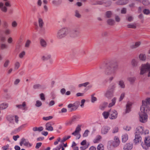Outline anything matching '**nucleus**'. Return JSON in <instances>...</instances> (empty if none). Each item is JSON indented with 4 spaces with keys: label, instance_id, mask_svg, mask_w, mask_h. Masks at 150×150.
Wrapping results in <instances>:
<instances>
[{
    "label": "nucleus",
    "instance_id": "6ab92c4d",
    "mask_svg": "<svg viewBox=\"0 0 150 150\" xmlns=\"http://www.w3.org/2000/svg\"><path fill=\"white\" fill-rule=\"evenodd\" d=\"M51 55L50 54H46L43 55L41 57V59L44 61L49 59L51 57Z\"/></svg>",
    "mask_w": 150,
    "mask_h": 150
},
{
    "label": "nucleus",
    "instance_id": "864d4df0",
    "mask_svg": "<svg viewBox=\"0 0 150 150\" xmlns=\"http://www.w3.org/2000/svg\"><path fill=\"white\" fill-rule=\"evenodd\" d=\"M94 95L92 94L91 96V102L92 103H94L97 100V99L96 97L94 96Z\"/></svg>",
    "mask_w": 150,
    "mask_h": 150
},
{
    "label": "nucleus",
    "instance_id": "774afa93",
    "mask_svg": "<svg viewBox=\"0 0 150 150\" xmlns=\"http://www.w3.org/2000/svg\"><path fill=\"white\" fill-rule=\"evenodd\" d=\"M0 40L1 41L4 42L6 40V37L3 35L1 36H0Z\"/></svg>",
    "mask_w": 150,
    "mask_h": 150
},
{
    "label": "nucleus",
    "instance_id": "39448f33",
    "mask_svg": "<svg viewBox=\"0 0 150 150\" xmlns=\"http://www.w3.org/2000/svg\"><path fill=\"white\" fill-rule=\"evenodd\" d=\"M147 110L144 109L142 111L140 108V112L139 113V120L142 123H145L147 121L148 115Z\"/></svg>",
    "mask_w": 150,
    "mask_h": 150
},
{
    "label": "nucleus",
    "instance_id": "f03ea898",
    "mask_svg": "<svg viewBox=\"0 0 150 150\" xmlns=\"http://www.w3.org/2000/svg\"><path fill=\"white\" fill-rule=\"evenodd\" d=\"M118 65L117 64H109L106 69L105 74L106 75H114L117 69Z\"/></svg>",
    "mask_w": 150,
    "mask_h": 150
},
{
    "label": "nucleus",
    "instance_id": "13d9d810",
    "mask_svg": "<svg viewBox=\"0 0 150 150\" xmlns=\"http://www.w3.org/2000/svg\"><path fill=\"white\" fill-rule=\"evenodd\" d=\"M53 117L52 116H49L46 117H43L42 118V119L45 120H48L52 119Z\"/></svg>",
    "mask_w": 150,
    "mask_h": 150
},
{
    "label": "nucleus",
    "instance_id": "79ce46f5",
    "mask_svg": "<svg viewBox=\"0 0 150 150\" xmlns=\"http://www.w3.org/2000/svg\"><path fill=\"white\" fill-rule=\"evenodd\" d=\"M8 46L6 44L2 43L0 45V48L1 50H4L7 48Z\"/></svg>",
    "mask_w": 150,
    "mask_h": 150
},
{
    "label": "nucleus",
    "instance_id": "5701e85b",
    "mask_svg": "<svg viewBox=\"0 0 150 150\" xmlns=\"http://www.w3.org/2000/svg\"><path fill=\"white\" fill-rule=\"evenodd\" d=\"M26 104L25 102H23L22 104L16 105V107L19 109H21L23 110L25 109Z\"/></svg>",
    "mask_w": 150,
    "mask_h": 150
},
{
    "label": "nucleus",
    "instance_id": "4be33fe9",
    "mask_svg": "<svg viewBox=\"0 0 150 150\" xmlns=\"http://www.w3.org/2000/svg\"><path fill=\"white\" fill-rule=\"evenodd\" d=\"M116 87V84L115 83H112L110 85L108 89L114 92Z\"/></svg>",
    "mask_w": 150,
    "mask_h": 150
},
{
    "label": "nucleus",
    "instance_id": "9b49d317",
    "mask_svg": "<svg viewBox=\"0 0 150 150\" xmlns=\"http://www.w3.org/2000/svg\"><path fill=\"white\" fill-rule=\"evenodd\" d=\"M26 146L31 147L32 144H30L28 141L24 138H23L21 140L20 143V145L21 146H22L23 144Z\"/></svg>",
    "mask_w": 150,
    "mask_h": 150
},
{
    "label": "nucleus",
    "instance_id": "09e8293b",
    "mask_svg": "<svg viewBox=\"0 0 150 150\" xmlns=\"http://www.w3.org/2000/svg\"><path fill=\"white\" fill-rule=\"evenodd\" d=\"M42 105V102L39 100H37L36 101V103L35 104V105L38 107H39L41 106Z\"/></svg>",
    "mask_w": 150,
    "mask_h": 150
},
{
    "label": "nucleus",
    "instance_id": "de8ad7c7",
    "mask_svg": "<svg viewBox=\"0 0 150 150\" xmlns=\"http://www.w3.org/2000/svg\"><path fill=\"white\" fill-rule=\"evenodd\" d=\"M141 45V42H137L135 43V44L132 46V48H135L139 47Z\"/></svg>",
    "mask_w": 150,
    "mask_h": 150
},
{
    "label": "nucleus",
    "instance_id": "3c124183",
    "mask_svg": "<svg viewBox=\"0 0 150 150\" xmlns=\"http://www.w3.org/2000/svg\"><path fill=\"white\" fill-rule=\"evenodd\" d=\"M97 150H104V147L102 144H100L97 146Z\"/></svg>",
    "mask_w": 150,
    "mask_h": 150
},
{
    "label": "nucleus",
    "instance_id": "5fc2aeb1",
    "mask_svg": "<svg viewBox=\"0 0 150 150\" xmlns=\"http://www.w3.org/2000/svg\"><path fill=\"white\" fill-rule=\"evenodd\" d=\"M4 32L6 35H9L11 33V30L8 28H6L4 30Z\"/></svg>",
    "mask_w": 150,
    "mask_h": 150
},
{
    "label": "nucleus",
    "instance_id": "dca6fc26",
    "mask_svg": "<svg viewBox=\"0 0 150 150\" xmlns=\"http://www.w3.org/2000/svg\"><path fill=\"white\" fill-rule=\"evenodd\" d=\"M53 124V122H52L47 123L45 125L46 130L50 131H53V129L52 127V125Z\"/></svg>",
    "mask_w": 150,
    "mask_h": 150
},
{
    "label": "nucleus",
    "instance_id": "4c0bfd02",
    "mask_svg": "<svg viewBox=\"0 0 150 150\" xmlns=\"http://www.w3.org/2000/svg\"><path fill=\"white\" fill-rule=\"evenodd\" d=\"M106 17L107 18L111 17L112 15V13L111 11H108L106 12L105 14Z\"/></svg>",
    "mask_w": 150,
    "mask_h": 150
},
{
    "label": "nucleus",
    "instance_id": "0eeeda50",
    "mask_svg": "<svg viewBox=\"0 0 150 150\" xmlns=\"http://www.w3.org/2000/svg\"><path fill=\"white\" fill-rule=\"evenodd\" d=\"M149 131L148 130L146 129L144 131V127L142 126L138 127L136 129V132L135 134H148L149 133Z\"/></svg>",
    "mask_w": 150,
    "mask_h": 150
},
{
    "label": "nucleus",
    "instance_id": "a878e982",
    "mask_svg": "<svg viewBox=\"0 0 150 150\" xmlns=\"http://www.w3.org/2000/svg\"><path fill=\"white\" fill-rule=\"evenodd\" d=\"M74 104H69L68 105V107L70 111L72 112L75 110H76L75 107L74 106Z\"/></svg>",
    "mask_w": 150,
    "mask_h": 150
},
{
    "label": "nucleus",
    "instance_id": "e433bc0d",
    "mask_svg": "<svg viewBox=\"0 0 150 150\" xmlns=\"http://www.w3.org/2000/svg\"><path fill=\"white\" fill-rule=\"evenodd\" d=\"M127 27L128 28L135 29L136 28V24L135 23H134L128 24L127 25Z\"/></svg>",
    "mask_w": 150,
    "mask_h": 150
},
{
    "label": "nucleus",
    "instance_id": "37998d69",
    "mask_svg": "<svg viewBox=\"0 0 150 150\" xmlns=\"http://www.w3.org/2000/svg\"><path fill=\"white\" fill-rule=\"evenodd\" d=\"M127 79L131 83H133L135 81V78L134 77H130L128 78Z\"/></svg>",
    "mask_w": 150,
    "mask_h": 150
},
{
    "label": "nucleus",
    "instance_id": "393cba45",
    "mask_svg": "<svg viewBox=\"0 0 150 150\" xmlns=\"http://www.w3.org/2000/svg\"><path fill=\"white\" fill-rule=\"evenodd\" d=\"M128 139V135L127 134H123L122 136V141L123 142L125 143Z\"/></svg>",
    "mask_w": 150,
    "mask_h": 150
},
{
    "label": "nucleus",
    "instance_id": "2f4dec72",
    "mask_svg": "<svg viewBox=\"0 0 150 150\" xmlns=\"http://www.w3.org/2000/svg\"><path fill=\"white\" fill-rule=\"evenodd\" d=\"M107 22L108 24L111 25H114L115 23V21L111 18L108 19L107 20Z\"/></svg>",
    "mask_w": 150,
    "mask_h": 150
},
{
    "label": "nucleus",
    "instance_id": "f8f14e48",
    "mask_svg": "<svg viewBox=\"0 0 150 150\" xmlns=\"http://www.w3.org/2000/svg\"><path fill=\"white\" fill-rule=\"evenodd\" d=\"M142 140V138L139 134H135V138L133 140V142L135 144L141 143Z\"/></svg>",
    "mask_w": 150,
    "mask_h": 150
},
{
    "label": "nucleus",
    "instance_id": "c9c22d12",
    "mask_svg": "<svg viewBox=\"0 0 150 150\" xmlns=\"http://www.w3.org/2000/svg\"><path fill=\"white\" fill-rule=\"evenodd\" d=\"M118 84L121 88H124L125 87L124 82L123 80L120 81L118 82Z\"/></svg>",
    "mask_w": 150,
    "mask_h": 150
},
{
    "label": "nucleus",
    "instance_id": "58836bf2",
    "mask_svg": "<svg viewBox=\"0 0 150 150\" xmlns=\"http://www.w3.org/2000/svg\"><path fill=\"white\" fill-rule=\"evenodd\" d=\"M38 23L39 27L41 28H42L44 25V23L42 18H39L38 19Z\"/></svg>",
    "mask_w": 150,
    "mask_h": 150
},
{
    "label": "nucleus",
    "instance_id": "9d476101",
    "mask_svg": "<svg viewBox=\"0 0 150 150\" xmlns=\"http://www.w3.org/2000/svg\"><path fill=\"white\" fill-rule=\"evenodd\" d=\"M110 116L109 118L111 120L115 119H116L117 117V111L115 110H110Z\"/></svg>",
    "mask_w": 150,
    "mask_h": 150
},
{
    "label": "nucleus",
    "instance_id": "aec40b11",
    "mask_svg": "<svg viewBox=\"0 0 150 150\" xmlns=\"http://www.w3.org/2000/svg\"><path fill=\"white\" fill-rule=\"evenodd\" d=\"M81 125H78L76 127L75 131L72 133V134L73 135H76L78 133H79V132L81 130Z\"/></svg>",
    "mask_w": 150,
    "mask_h": 150
},
{
    "label": "nucleus",
    "instance_id": "6e6d98bb",
    "mask_svg": "<svg viewBox=\"0 0 150 150\" xmlns=\"http://www.w3.org/2000/svg\"><path fill=\"white\" fill-rule=\"evenodd\" d=\"M10 63V61L8 59H6L4 64V67H6L8 66Z\"/></svg>",
    "mask_w": 150,
    "mask_h": 150
},
{
    "label": "nucleus",
    "instance_id": "c85d7f7f",
    "mask_svg": "<svg viewBox=\"0 0 150 150\" xmlns=\"http://www.w3.org/2000/svg\"><path fill=\"white\" fill-rule=\"evenodd\" d=\"M116 98L115 97L112 100V102L110 103L108 105V107L110 108L114 105L116 103Z\"/></svg>",
    "mask_w": 150,
    "mask_h": 150
},
{
    "label": "nucleus",
    "instance_id": "a19ab883",
    "mask_svg": "<svg viewBox=\"0 0 150 150\" xmlns=\"http://www.w3.org/2000/svg\"><path fill=\"white\" fill-rule=\"evenodd\" d=\"M101 137L99 135H97L96 138L94 139L93 140V142L94 143H96L100 141V139H101Z\"/></svg>",
    "mask_w": 150,
    "mask_h": 150
},
{
    "label": "nucleus",
    "instance_id": "7c9ffc66",
    "mask_svg": "<svg viewBox=\"0 0 150 150\" xmlns=\"http://www.w3.org/2000/svg\"><path fill=\"white\" fill-rule=\"evenodd\" d=\"M8 106V104L6 103H4L0 105V109L3 110L6 109Z\"/></svg>",
    "mask_w": 150,
    "mask_h": 150
},
{
    "label": "nucleus",
    "instance_id": "f704fd0d",
    "mask_svg": "<svg viewBox=\"0 0 150 150\" xmlns=\"http://www.w3.org/2000/svg\"><path fill=\"white\" fill-rule=\"evenodd\" d=\"M131 104L129 103H127L126 105V112L128 113L130 111L131 107Z\"/></svg>",
    "mask_w": 150,
    "mask_h": 150
},
{
    "label": "nucleus",
    "instance_id": "cd10ccee",
    "mask_svg": "<svg viewBox=\"0 0 150 150\" xmlns=\"http://www.w3.org/2000/svg\"><path fill=\"white\" fill-rule=\"evenodd\" d=\"M4 4L3 3H0V8H1V10L3 12H6L7 11V9L6 6H4Z\"/></svg>",
    "mask_w": 150,
    "mask_h": 150
},
{
    "label": "nucleus",
    "instance_id": "a18cd8bd",
    "mask_svg": "<svg viewBox=\"0 0 150 150\" xmlns=\"http://www.w3.org/2000/svg\"><path fill=\"white\" fill-rule=\"evenodd\" d=\"M75 16L78 18H80L81 17V15L80 14L79 11L77 10L75 11Z\"/></svg>",
    "mask_w": 150,
    "mask_h": 150
},
{
    "label": "nucleus",
    "instance_id": "1a4fd4ad",
    "mask_svg": "<svg viewBox=\"0 0 150 150\" xmlns=\"http://www.w3.org/2000/svg\"><path fill=\"white\" fill-rule=\"evenodd\" d=\"M70 36L74 38H78L80 37V32L78 28L74 29L70 34Z\"/></svg>",
    "mask_w": 150,
    "mask_h": 150
},
{
    "label": "nucleus",
    "instance_id": "72a5a7b5",
    "mask_svg": "<svg viewBox=\"0 0 150 150\" xmlns=\"http://www.w3.org/2000/svg\"><path fill=\"white\" fill-rule=\"evenodd\" d=\"M43 128L42 127H33V130L35 132L38 131L39 132H40L43 130Z\"/></svg>",
    "mask_w": 150,
    "mask_h": 150
},
{
    "label": "nucleus",
    "instance_id": "20e7f679",
    "mask_svg": "<svg viewBox=\"0 0 150 150\" xmlns=\"http://www.w3.org/2000/svg\"><path fill=\"white\" fill-rule=\"evenodd\" d=\"M147 72L148 73V76L150 77V64L148 63L142 65L140 68V74L142 75Z\"/></svg>",
    "mask_w": 150,
    "mask_h": 150
},
{
    "label": "nucleus",
    "instance_id": "412c9836",
    "mask_svg": "<svg viewBox=\"0 0 150 150\" xmlns=\"http://www.w3.org/2000/svg\"><path fill=\"white\" fill-rule=\"evenodd\" d=\"M132 144L131 143L126 144L124 147V150H130L132 148Z\"/></svg>",
    "mask_w": 150,
    "mask_h": 150
},
{
    "label": "nucleus",
    "instance_id": "052dcab7",
    "mask_svg": "<svg viewBox=\"0 0 150 150\" xmlns=\"http://www.w3.org/2000/svg\"><path fill=\"white\" fill-rule=\"evenodd\" d=\"M25 54V51H23L20 53L19 55V57L20 58H22L24 56Z\"/></svg>",
    "mask_w": 150,
    "mask_h": 150
},
{
    "label": "nucleus",
    "instance_id": "423d86ee",
    "mask_svg": "<svg viewBox=\"0 0 150 150\" xmlns=\"http://www.w3.org/2000/svg\"><path fill=\"white\" fill-rule=\"evenodd\" d=\"M140 108L142 111L144 109L148 110L150 108V98H147L145 100H143L142 105Z\"/></svg>",
    "mask_w": 150,
    "mask_h": 150
},
{
    "label": "nucleus",
    "instance_id": "b1692460",
    "mask_svg": "<svg viewBox=\"0 0 150 150\" xmlns=\"http://www.w3.org/2000/svg\"><path fill=\"white\" fill-rule=\"evenodd\" d=\"M127 3V0H119L116 2V4L118 5H124Z\"/></svg>",
    "mask_w": 150,
    "mask_h": 150
},
{
    "label": "nucleus",
    "instance_id": "473e14b6",
    "mask_svg": "<svg viewBox=\"0 0 150 150\" xmlns=\"http://www.w3.org/2000/svg\"><path fill=\"white\" fill-rule=\"evenodd\" d=\"M108 104V103L107 102H104L100 105V109L101 110H103L107 106Z\"/></svg>",
    "mask_w": 150,
    "mask_h": 150
},
{
    "label": "nucleus",
    "instance_id": "4d7b16f0",
    "mask_svg": "<svg viewBox=\"0 0 150 150\" xmlns=\"http://www.w3.org/2000/svg\"><path fill=\"white\" fill-rule=\"evenodd\" d=\"M33 88L34 89L42 88V86L39 84H36L34 85Z\"/></svg>",
    "mask_w": 150,
    "mask_h": 150
},
{
    "label": "nucleus",
    "instance_id": "49530a36",
    "mask_svg": "<svg viewBox=\"0 0 150 150\" xmlns=\"http://www.w3.org/2000/svg\"><path fill=\"white\" fill-rule=\"evenodd\" d=\"M89 84V82H86L83 83L79 84L78 85V87L79 88H81L82 86H83L84 87H86Z\"/></svg>",
    "mask_w": 150,
    "mask_h": 150
},
{
    "label": "nucleus",
    "instance_id": "e2e57ef3",
    "mask_svg": "<svg viewBox=\"0 0 150 150\" xmlns=\"http://www.w3.org/2000/svg\"><path fill=\"white\" fill-rule=\"evenodd\" d=\"M9 145L7 144L2 147V149L3 150H7L8 149L9 147Z\"/></svg>",
    "mask_w": 150,
    "mask_h": 150
},
{
    "label": "nucleus",
    "instance_id": "f3484780",
    "mask_svg": "<svg viewBox=\"0 0 150 150\" xmlns=\"http://www.w3.org/2000/svg\"><path fill=\"white\" fill-rule=\"evenodd\" d=\"M110 127L107 126H104L102 127L101 130V133L102 134H107L110 129Z\"/></svg>",
    "mask_w": 150,
    "mask_h": 150
},
{
    "label": "nucleus",
    "instance_id": "680f3d73",
    "mask_svg": "<svg viewBox=\"0 0 150 150\" xmlns=\"http://www.w3.org/2000/svg\"><path fill=\"white\" fill-rule=\"evenodd\" d=\"M74 106L75 107V108L76 109L79 106L80 103L79 102L77 101L75 102L74 103Z\"/></svg>",
    "mask_w": 150,
    "mask_h": 150
},
{
    "label": "nucleus",
    "instance_id": "ddd939ff",
    "mask_svg": "<svg viewBox=\"0 0 150 150\" xmlns=\"http://www.w3.org/2000/svg\"><path fill=\"white\" fill-rule=\"evenodd\" d=\"M80 118V116L79 115H74L71 119L67 123V125H71L75 122L78 121Z\"/></svg>",
    "mask_w": 150,
    "mask_h": 150
},
{
    "label": "nucleus",
    "instance_id": "bf43d9fd",
    "mask_svg": "<svg viewBox=\"0 0 150 150\" xmlns=\"http://www.w3.org/2000/svg\"><path fill=\"white\" fill-rule=\"evenodd\" d=\"M125 94L124 93H123L121 94L119 99L120 101H121L123 99L125 96Z\"/></svg>",
    "mask_w": 150,
    "mask_h": 150
},
{
    "label": "nucleus",
    "instance_id": "2eb2a0df",
    "mask_svg": "<svg viewBox=\"0 0 150 150\" xmlns=\"http://www.w3.org/2000/svg\"><path fill=\"white\" fill-rule=\"evenodd\" d=\"M120 141L118 137L115 136L114 138V141L112 143V146L114 147H117L120 144Z\"/></svg>",
    "mask_w": 150,
    "mask_h": 150
},
{
    "label": "nucleus",
    "instance_id": "338daca9",
    "mask_svg": "<svg viewBox=\"0 0 150 150\" xmlns=\"http://www.w3.org/2000/svg\"><path fill=\"white\" fill-rule=\"evenodd\" d=\"M144 13L146 15H148L150 13V11L149 10L145 9L143 11Z\"/></svg>",
    "mask_w": 150,
    "mask_h": 150
},
{
    "label": "nucleus",
    "instance_id": "c03bdc74",
    "mask_svg": "<svg viewBox=\"0 0 150 150\" xmlns=\"http://www.w3.org/2000/svg\"><path fill=\"white\" fill-rule=\"evenodd\" d=\"M104 4H105V6L108 7L110 6L111 5L112 2L108 0L104 2Z\"/></svg>",
    "mask_w": 150,
    "mask_h": 150
},
{
    "label": "nucleus",
    "instance_id": "f257e3e1",
    "mask_svg": "<svg viewBox=\"0 0 150 150\" xmlns=\"http://www.w3.org/2000/svg\"><path fill=\"white\" fill-rule=\"evenodd\" d=\"M69 33V29L67 27H64L59 29L56 34V37L58 39H61L67 36Z\"/></svg>",
    "mask_w": 150,
    "mask_h": 150
},
{
    "label": "nucleus",
    "instance_id": "0e129e2a",
    "mask_svg": "<svg viewBox=\"0 0 150 150\" xmlns=\"http://www.w3.org/2000/svg\"><path fill=\"white\" fill-rule=\"evenodd\" d=\"M13 41V38L11 37H9L8 38L7 40V42L8 43L11 44Z\"/></svg>",
    "mask_w": 150,
    "mask_h": 150
},
{
    "label": "nucleus",
    "instance_id": "a211bd4d",
    "mask_svg": "<svg viewBox=\"0 0 150 150\" xmlns=\"http://www.w3.org/2000/svg\"><path fill=\"white\" fill-rule=\"evenodd\" d=\"M139 60L137 59H133L131 61V64L132 66L136 67L138 66Z\"/></svg>",
    "mask_w": 150,
    "mask_h": 150
},
{
    "label": "nucleus",
    "instance_id": "8fccbe9b",
    "mask_svg": "<svg viewBox=\"0 0 150 150\" xmlns=\"http://www.w3.org/2000/svg\"><path fill=\"white\" fill-rule=\"evenodd\" d=\"M20 66V63L18 62H16L14 64V69L16 70H17L19 68Z\"/></svg>",
    "mask_w": 150,
    "mask_h": 150
},
{
    "label": "nucleus",
    "instance_id": "69168bd1",
    "mask_svg": "<svg viewBox=\"0 0 150 150\" xmlns=\"http://www.w3.org/2000/svg\"><path fill=\"white\" fill-rule=\"evenodd\" d=\"M142 4L144 5H148L149 4V2L148 0H144L142 2Z\"/></svg>",
    "mask_w": 150,
    "mask_h": 150
},
{
    "label": "nucleus",
    "instance_id": "ea45409f",
    "mask_svg": "<svg viewBox=\"0 0 150 150\" xmlns=\"http://www.w3.org/2000/svg\"><path fill=\"white\" fill-rule=\"evenodd\" d=\"M139 58L140 60L142 61H144L146 59V57L145 54H141L139 56Z\"/></svg>",
    "mask_w": 150,
    "mask_h": 150
},
{
    "label": "nucleus",
    "instance_id": "c756f323",
    "mask_svg": "<svg viewBox=\"0 0 150 150\" xmlns=\"http://www.w3.org/2000/svg\"><path fill=\"white\" fill-rule=\"evenodd\" d=\"M102 115L105 119H107L110 116V111H104Z\"/></svg>",
    "mask_w": 150,
    "mask_h": 150
},
{
    "label": "nucleus",
    "instance_id": "603ef678",
    "mask_svg": "<svg viewBox=\"0 0 150 150\" xmlns=\"http://www.w3.org/2000/svg\"><path fill=\"white\" fill-rule=\"evenodd\" d=\"M31 43V41L29 40H27L25 42V47H28Z\"/></svg>",
    "mask_w": 150,
    "mask_h": 150
},
{
    "label": "nucleus",
    "instance_id": "6e6552de",
    "mask_svg": "<svg viewBox=\"0 0 150 150\" xmlns=\"http://www.w3.org/2000/svg\"><path fill=\"white\" fill-rule=\"evenodd\" d=\"M144 144H142L141 145L144 149L147 150L150 147V137H146L144 139Z\"/></svg>",
    "mask_w": 150,
    "mask_h": 150
},
{
    "label": "nucleus",
    "instance_id": "7ed1b4c3",
    "mask_svg": "<svg viewBox=\"0 0 150 150\" xmlns=\"http://www.w3.org/2000/svg\"><path fill=\"white\" fill-rule=\"evenodd\" d=\"M6 119L9 122V126L10 127L15 126V122L17 124L18 123V117L16 115H8L6 117Z\"/></svg>",
    "mask_w": 150,
    "mask_h": 150
},
{
    "label": "nucleus",
    "instance_id": "4468645a",
    "mask_svg": "<svg viewBox=\"0 0 150 150\" xmlns=\"http://www.w3.org/2000/svg\"><path fill=\"white\" fill-rule=\"evenodd\" d=\"M114 92L108 89L105 94V96L106 98L110 99L114 96Z\"/></svg>",
    "mask_w": 150,
    "mask_h": 150
},
{
    "label": "nucleus",
    "instance_id": "bb28decb",
    "mask_svg": "<svg viewBox=\"0 0 150 150\" xmlns=\"http://www.w3.org/2000/svg\"><path fill=\"white\" fill-rule=\"evenodd\" d=\"M40 44L43 47H45L47 45V43L46 41L43 39H41L40 41Z\"/></svg>",
    "mask_w": 150,
    "mask_h": 150
}]
</instances>
